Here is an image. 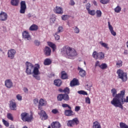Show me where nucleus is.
<instances>
[{
	"label": "nucleus",
	"instance_id": "obj_1",
	"mask_svg": "<svg viewBox=\"0 0 128 128\" xmlns=\"http://www.w3.org/2000/svg\"><path fill=\"white\" fill-rule=\"evenodd\" d=\"M26 74L30 76L32 74L33 78H34L37 80H40V64H36L34 66L32 64L27 62L26 63Z\"/></svg>",
	"mask_w": 128,
	"mask_h": 128
},
{
	"label": "nucleus",
	"instance_id": "obj_2",
	"mask_svg": "<svg viewBox=\"0 0 128 128\" xmlns=\"http://www.w3.org/2000/svg\"><path fill=\"white\" fill-rule=\"evenodd\" d=\"M125 92L124 90H122L120 91V93L116 94L115 98L111 101L112 104L116 108H120L121 110H124L122 104L124 102H128V96L126 97V98H124Z\"/></svg>",
	"mask_w": 128,
	"mask_h": 128
},
{
	"label": "nucleus",
	"instance_id": "obj_3",
	"mask_svg": "<svg viewBox=\"0 0 128 128\" xmlns=\"http://www.w3.org/2000/svg\"><path fill=\"white\" fill-rule=\"evenodd\" d=\"M60 52L63 56L66 54L70 58H74V56H78V53L76 51V50L68 46L63 47L61 49Z\"/></svg>",
	"mask_w": 128,
	"mask_h": 128
},
{
	"label": "nucleus",
	"instance_id": "obj_4",
	"mask_svg": "<svg viewBox=\"0 0 128 128\" xmlns=\"http://www.w3.org/2000/svg\"><path fill=\"white\" fill-rule=\"evenodd\" d=\"M21 120L24 122H30L34 119L32 115L26 112H22L20 114Z\"/></svg>",
	"mask_w": 128,
	"mask_h": 128
},
{
	"label": "nucleus",
	"instance_id": "obj_5",
	"mask_svg": "<svg viewBox=\"0 0 128 128\" xmlns=\"http://www.w3.org/2000/svg\"><path fill=\"white\" fill-rule=\"evenodd\" d=\"M116 74H118V78L122 80V82H126L128 80V75L124 70L119 69L117 70Z\"/></svg>",
	"mask_w": 128,
	"mask_h": 128
},
{
	"label": "nucleus",
	"instance_id": "obj_6",
	"mask_svg": "<svg viewBox=\"0 0 128 128\" xmlns=\"http://www.w3.org/2000/svg\"><path fill=\"white\" fill-rule=\"evenodd\" d=\"M92 56L96 60H102L104 58V54L102 53V52H98L96 51L93 52Z\"/></svg>",
	"mask_w": 128,
	"mask_h": 128
},
{
	"label": "nucleus",
	"instance_id": "obj_7",
	"mask_svg": "<svg viewBox=\"0 0 128 128\" xmlns=\"http://www.w3.org/2000/svg\"><path fill=\"white\" fill-rule=\"evenodd\" d=\"M57 100L58 102H62V100L66 102L70 100V96L67 94H59L57 96Z\"/></svg>",
	"mask_w": 128,
	"mask_h": 128
},
{
	"label": "nucleus",
	"instance_id": "obj_8",
	"mask_svg": "<svg viewBox=\"0 0 128 128\" xmlns=\"http://www.w3.org/2000/svg\"><path fill=\"white\" fill-rule=\"evenodd\" d=\"M80 124V121H78V118H74L72 120H68L67 122L68 126H70V128H72L76 124L78 126Z\"/></svg>",
	"mask_w": 128,
	"mask_h": 128
},
{
	"label": "nucleus",
	"instance_id": "obj_9",
	"mask_svg": "<svg viewBox=\"0 0 128 128\" xmlns=\"http://www.w3.org/2000/svg\"><path fill=\"white\" fill-rule=\"evenodd\" d=\"M38 108L40 112H38V114L40 116V118H44V120H48V114H46V112L44 110H42V108L40 106H38Z\"/></svg>",
	"mask_w": 128,
	"mask_h": 128
},
{
	"label": "nucleus",
	"instance_id": "obj_10",
	"mask_svg": "<svg viewBox=\"0 0 128 128\" xmlns=\"http://www.w3.org/2000/svg\"><path fill=\"white\" fill-rule=\"evenodd\" d=\"M26 10V4L25 1H22L20 2V14H24Z\"/></svg>",
	"mask_w": 128,
	"mask_h": 128
},
{
	"label": "nucleus",
	"instance_id": "obj_11",
	"mask_svg": "<svg viewBox=\"0 0 128 128\" xmlns=\"http://www.w3.org/2000/svg\"><path fill=\"white\" fill-rule=\"evenodd\" d=\"M16 51L15 50L11 49L8 50V58L12 60L14 58V54H16Z\"/></svg>",
	"mask_w": 128,
	"mask_h": 128
},
{
	"label": "nucleus",
	"instance_id": "obj_12",
	"mask_svg": "<svg viewBox=\"0 0 128 128\" xmlns=\"http://www.w3.org/2000/svg\"><path fill=\"white\" fill-rule=\"evenodd\" d=\"M22 38L27 40H32V36L30 35V33L28 31H24L22 32Z\"/></svg>",
	"mask_w": 128,
	"mask_h": 128
},
{
	"label": "nucleus",
	"instance_id": "obj_13",
	"mask_svg": "<svg viewBox=\"0 0 128 128\" xmlns=\"http://www.w3.org/2000/svg\"><path fill=\"white\" fill-rule=\"evenodd\" d=\"M5 86L8 88H10L14 86V84L12 80L8 79L5 80Z\"/></svg>",
	"mask_w": 128,
	"mask_h": 128
},
{
	"label": "nucleus",
	"instance_id": "obj_14",
	"mask_svg": "<svg viewBox=\"0 0 128 128\" xmlns=\"http://www.w3.org/2000/svg\"><path fill=\"white\" fill-rule=\"evenodd\" d=\"M6 20H8V14L4 12H1L0 13V20L4 22Z\"/></svg>",
	"mask_w": 128,
	"mask_h": 128
},
{
	"label": "nucleus",
	"instance_id": "obj_15",
	"mask_svg": "<svg viewBox=\"0 0 128 128\" xmlns=\"http://www.w3.org/2000/svg\"><path fill=\"white\" fill-rule=\"evenodd\" d=\"M52 54V50L48 46H46L44 49V54L46 56H50Z\"/></svg>",
	"mask_w": 128,
	"mask_h": 128
},
{
	"label": "nucleus",
	"instance_id": "obj_16",
	"mask_svg": "<svg viewBox=\"0 0 128 128\" xmlns=\"http://www.w3.org/2000/svg\"><path fill=\"white\" fill-rule=\"evenodd\" d=\"M79 84L78 80L76 78H74L70 82V86H71V88L76 86H78Z\"/></svg>",
	"mask_w": 128,
	"mask_h": 128
},
{
	"label": "nucleus",
	"instance_id": "obj_17",
	"mask_svg": "<svg viewBox=\"0 0 128 128\" xmlns=\"http://www.w3.org/2000/svg\"><path fill=\"white\" fill-rule=\"evenodd\" d=\"M54 12L56 14H64V10H62V7H59L56 6L54 9Z\"/></svg>",
	"mask_w": 128,
	"mask_h": 128
},
{
	"label": "nucleus",
	"instance_id": "obj_18",
	"mask_svg": "<svg viewBox=\"0 0 128 128\" xmlns=\"http://www.w3.org/2000/svg\"><path fill=\"white\" fill-rule=\"evenodd\" d=\"M108 28L111 32L112 34V36H116V32H114V28H112V25H110V22H108Z\"/></svg>",
	"mask_w": 128,
	"mask_h": 128
},
{
	"label": "nucleus",
	"instance_id": "obj_19",
	"mask_svg": "<svg viewBox=\"0 0 128 128\" xmlns=\"http://www.w3.org/2000/svg\"><path fill=\"white\" fill-rule=\"evenodd\" d=\"M52 128H60L62 127V125L58 122H54L51 124Z\"/></svg>",
	"mask_w": 128,
	"mask_h": 128
},
{
	"label": "nucleus",
	"instance_id": "obj_20",
	"mask_svg": "<svg viewBox=\"0 0 128 128\" xmlns=\"http://www.w3.org/2000/svg\"><path fill=\"white\" fill-rule=\"evenodd\" d=\"M64 114L66 116H72L74 114V113L72 110V109H70L64 110Z\"/></svg>",
	"mask_w": 128,
	"mask_h": 128
},
{
	"label": "nucleus",
	"instance_id": "obj_21",
	"mask_svg": "<svg viewBox=\"0 0 128 128\" xmlns=\"http://www.w3.org/2000/svg\"><path fill=\"white\" fill-rule=\"evenodd\" d=\"M78 70L79 71V74L82 78H84L86 76V70H84L82 68H80V66L78 67Z\"/></svg>",
	"mask_w": 128,
	"mask_h": 128
},
{
	"label": "nucleus",
	"instance_id": "obj_22",
	"mask_svg": "<svg viewBox=\"0 0 128 128\" xmlns=\"http://www.w3.org/2000/svg\"><path fill=\"white\" fill-rule=\"evenodd\" d=\"M10 108L12 110H16V103L12 101H10Z\"/></svg>",
	"mask_w": 128,
	"mask_h": 128
},
{
	"label": "nucleus",
	"instance_id": "obj_23",
	"mask_svg": "<svg viewBox=\"0 0 128 128\" xmlns=\"http://www.w3.org/2000/svg\"><path fill=\"white\" fill-rule=\"evenodd\" d=\"M92 128H102V126L98 122L96 121L93 122Z\"/></svg>",
	"mask_w": 128,
	"mask_h": 128
},
{
	"label": "nucleus",
	"instance_id": "obj_24",
	"mask_svg": "<svg viewBox=\"0 0 128 128\" xmlns=\"http://www.w3.org/2000/svg\"><path fill=\"white\" fill-rule=\"evenodd\" d=\"M52 60L47 58L44 60V66H50V64H52Z\"/></svg>",
	"mask_w": 128,
	"mask_h": 128
},
{
	"label": "nucleus",
	"instance_id": "obj_25",
	"mask_svg": "<svg viewBox=\"0 0 128 128\" xmlns=\"http://www.w3.org/2000/svg\"><path fill=\"white\" fill-rule=\"evenodd\" d=\"M48 46H50V48H52L53 52H54V50H56V46L55 44L52 42H48Z\"/></svg>",
	"mask_w": 128,
	"mask_h": 128
},
{
	"label": "nucleus",
	"instance_id": "obj_26",
	"mask_svg": "<svg viewBox=\"0 0 128 128\" xmlns=\"http://www.w3.org/2000/svg\"><path fill=\"white\" fill-rule=\"evenodd\" d=\"M38 26L35 24H33L30 26V28H29V30L32 32H34V30H38Z\"/></svg>",
	"mask_w": 128,
	"mask_h": 128
},
{
	"label": "nucleus",
	"instance_id": "obj_27",
	"mask_svg": "<svg viewBox=\"0 0 128 128\" xmlns=\"http://www.w3.org/2000/svg\"><path fill=\"white\" fill-rule=\"evenodd\" d=\"M54 84L56 86H62V80L60 79L54 80Z\"/></svg>",
	"mask_w": 128,
	"mask_h": 128
},
{
	"label": "nucleus",
	"instance_id": "obj_28",
	"mask_svg": "<svg viewBox=\"0 0 128 128\" xmlns=\"http://www.w3.org/2000/svg\"><path fill=\"white\" fill-rule=\"evenodd\" d=\"M61 78L62 80H66L68 78V74L64 71H62L61 72Z\"/></svg>",
	"mask_w": 128,
	"mask_h": 128
},
{
	"label": "nucleus",
	"instance_id": "obj_29",
	"mask_svg": "<svg viewBox=\"0 0 128 128\" xmlns=\"http://www.w3.org/2000/svg\"><path fill=\"white\" fill-rule=\"evenodd\" d=\"M20 2V0H11V4L12 6H18V3Z\"/></svg>",
	"mask_w": 128,
	"mask_h": 128
},
{
	"label": "nucleus",
	"instance_id": "obj_30",
	"mask_svg": "<svg viewBox=\"0 0 128 128\" xmlns=\"http://www.w3.org/2000/svg\"><path fill=\"white\" fill-rule=\"evenodd\" d=\"M46 101L44 100L42 98L40 99L38 106H46Z\"/></svg>",
	"mask_w": 128,
	"mask_h": 128
},
{
	"label": "nucleus",
	"instance_id": "obj_31",
	"mask_svg": "<svg viewBox=\"0 0 128 128\" xmlns=\"http://www.w3.org/2000/svg\"><path fill=\"white\" fill-rule=\"evenodd\" d=\"M78 94H83V96H88V92L84 90H78Z\"/></svg>",
	"mask_w": 128,
	"mask_h": 128
},
{
	"label": "nucleus",
	"instance_id": "obj_32",
	"mask_svg": "<svg viewBox=\"0 0 128 128\" xmlns=\"http://www.w3.org/2000/svg\"><path fill=\"white\" fill-rule=\"evenodd\" d=\"M116 66H117V68H122V60H118L116 62Z\"/></svg>",
	"mask_w": 128,
	"mask_h": 128
},
{
	"label": "nucleus",
	"instance_id": "obj_33",
	"mask_svg": "<svg viewBox=\"0 0 128 128\" xmlns=\"http://www.w3.org/2000/svg\"><path fill=\"white\" fill-rule=\"evenodd\" d=\"M120 128H128V126L122 122L120 123Z\"/></svg>",
	"mask_w": 128,
	"mask_h": 128
},
{
	"label": "nucleus",
	"instance_id": "obj_34",
	"mask_svg": "<svg viewBox=\"0 0 128 128\" xmlns=\"http://www.w3.org/2000/svg\"><path fill=\"white\" fill-rule=\"evenodd\" d=\"M7 118L10 120H14V117L12 116V114L10 113H8L7 114Z\"/></svg>",
	"mask_w": 128,
	"mask_h": 128
},
{
	"label": "nucleus",
	"instance_id": "obj_35",
	"mask_svg": "<svg viewBox=\"0 0 128 128\" xmlns=\"http://www.w3.org/2000/svg\"><path fill=\"white\" fill-rule=\"evenodd\" d=\"M114 10L115 12H117V14H118L122 10V8L120 7V6H117L114 9Z\"/></svg>",
	"mask_w": 128,
	"mask_h": 128
},
{
	"label": "nucleus",
	"instance_id": "obj_36",
	"mask_svg": "<svg viewBox=\"0 0 128 128\" xmlns=\"http://www.w3.org/2000/svg\"><path fill=\"white\" fill-rule=\"evenodd\" d=\"M100 68H102V70H106V68H108V65L106 64H102L100 66Z\"/></svg>",
	"mask_w": 128,
	"mask_h": 128
},
{
	"label": "nucleus",
	"instance_id": "obj_37",
	"mask_svg": "<svg viewBox=\"0 0 128 128\" xmlns=\"http://www.w3.org/2000/svg\"><path fill=\"white\" fill-rule=\"evenodd\" d=\"M34 44L36 46H40V42L38 40H34Z\"/></svg>",
	"mask_w": 128,
	"mask_h": 128
},
{
	"label": "nucleus",
	"instance_id": "obj_38",
	"mask_svg": "<svg viewBox=\"0 0 128 128\" xmlns=\"http://www.w3.org/2000/svg\"><path fill=\"white\" fill-rule=\"evenodd\" d=\"M88 14H90V16H94L96 14V11L94 10H88Z\"/></svg>",
	"mask_w": 128,
	"mask_h": 128
},
{
	"label": "nucleus",
	"instance_id": "obj_39",
	"mask_svg": "<svg viewBox=\"0 0 128 128\" xmlns=\"http://www.w3.org/2000/svg\"><path fill=\"white\" fill-rule=\"evenodd\" d=\"M62 18L63 20H66L70 18V16L68 15H63L62 16Z\"/></svg>",
	"mask_w": 128,
	"mask_h": 128
},
{
	"label": "nucleus",
	"instance_id": "obj_40",
	"mask_svg": "<svg viewBox=\"0 0 128 128\" xmlns=\"http://www.w3.org/2000/svg\"><path fill=\"white\" fill-rule=\"evenodd\" d=\"M100 2L102 4H106L110 2V0H100Z\"/></svg>",
	"mask_w": 128,
	"mask_h": 128
},
{
	"label": "nucleus",
	"instance_id": "obj_41",
	"mask_svg": "<svg viewBox=\"0 0 128 128\" xmlns=\"http://www.w3.org/2000/svg\"><path fill=\"white\" fill-rule=\"evenodd\" d=\"M100 44H101L102 46H104V48H108V44L104 43L102 42H100Z\"/></svg>",
	"mask_w": 128,
	"mask_h": 128
},
{
	"label": "nucleus",
	"instance_id": "obj_42",
	"mask_svg": "<svg viewBox=\"0 0 128 128\" xmlns=\"http://www.w3.org/2000/svg\"><path fill=\"white\" fill-rule=\"evenodd\" d=\"M96 13L97 18H100L102 16V11L97 10Z\"/></svg>",
	"mask_w": 128,
	"mask_h": 128
},
{
	"label": "nucleus",
	"instance_id": "obj_43",
	"mask_svg": "<svg viewBox=\"0 0 128 128\" xmlns=\"http://www.w3.org/2000/svg\"><path fill=\"white\" fill-rule=\"evenodd\" d=\"M2 122L4 124V126H10V123H8V121L4 119H2Z\"/></svg>",
	"mask_w": 128,
	"mask_h": 128
},
{
	"label": "nucleus",
	"instance_id": "obj_44",
	"mask_svg": "<svg viewBox=\"0 0 128 128\" xmlns=\"http://www.w3.org/2000/svg\"><path fill=\"white\" fill-rule=\"evenodd\" d=\"M111 92H112V96L116 97V88H112L111 90Z\"/></svg>",
	"mask_w": 128,
	"mask_h": 128
},
{
	"label": "nucleus",
	"instance_id": "obj_45",
	"mask_svg": "<svg viewBox=\"0 0 128 128\" xmlns=\"http://www.w3.org/2000/svg\"><path fill=\"white\" fill-rule=\"evenodd\" d=\"M52 114H60V112H58V109H53L52 110Z\"/></svg>",
	"mask_w": 128,
	"mask_h": 128
},
{
	"label": "nucleus",
	"instance_id": "obj_46",
	"mask_svg": "<svg viewBox=\"0 0 128 128\" xmlns=\"http://www.w3.org/2000/svg\"><path fill=\"white\" fill-rule=\"evenodd\" d=\"M62 108H68L69 110H72V107L70 106L69 104H62Z\"/></svg>",
	"mask_w": 128,
	"mask_h": 128
},
{
	"label": "nucleus",
	"instance_id": "obj_47",
	"mask_svg": "<svg viewBox=\"0 0 128 128\" xmlns=\"http://www.w3.org/2000/svg\"><path fill=\"white\" fill-rule=\"evenodd\" d=\"M58 33H57V32H56L55 34H54V36L56 40H60V35H58Z\"/></svg>",
	"mask_w": 128,
	"mask_h": 128
},
{
	"label": "nucleus",
	"instance_id": "obj_48",
	"mask_svg": "<svg viewBox=\"0 0 128 128\" xmlns=\"http://www.w3.org/2000/svg\"><path fill=\"white\" fill-rule=\"evenodd\" d=\"M74 28H75L74 30V32H75V34H79L80 28H78V26H75Z\"/></svg>",
	"mask_w": 128,
	"mask_h": 128
},
{
	"label": "nucleus",
	"instance_id": "obj_49",
	"mask_svg": "<svg viewBox=\"0 0 128 128\" xmlns=\"http://www.w3.org/2000/svg\"><path fill=\"white\" fill-rule=\"evenodd\" d=\"M62 26H59L58 28V32H56L57 34H60V32H62Z\"/></svg>",
	"mask_w": 128,
	"mask_h": 128
},
{
	"label": "nucleus",
	"instance_id": "obj_50",
	"mask_svg": "<svg viewBox=\"0 0 128 128\" xmlns=\"http://www.w3.org/2000/svg\"><path fill=\"white\" fill-rule=\"evenodd\" d=\"M64 94H70V88L66 87L64 88Z\"/></svg>",
	"mask_w": 128,
	"mask_h": 128
},
{
	"label": "nucleus",
	"instance_id": "obj_51",
	"mask_svg": "<svg viewBox=\"0 0 128 128\" xmlns=\"http://www.w3.org/2000/svg\"><path fill=\"white\" fill-rule=\"evenodd\" d=\"M54 22H56V17H52L50 18V24H54Z\"/></svg>",
	"mask_w": 128,
	"mask_h": 128
},
{
	"label": "nucleus",
	"instance_id": "obj_52",
	"mask_svg": "<svg viewBox=\"0 0 128 128\" xmlns=\"http://www.w3.org/2000/svg\"><path fill=\"white\" fill-rule=\"evenodd\" d=\"M86 104H90V98L88 97H87L86 98Z\"/></svg>",
	"mask_w": 128,
	"mask_h": 128
},
{
	"label": "nucleus",
	"instance_id": "obj_53",
	"mask_svg": "<svg viewBox=\"0 0 128 128\" xmlns=\"http://www.w3.org/2000/svg\"><path fill=\"white\" fill-rule=\"evenodd\" d=\"M90 6H91L90 4L88 3V4H86V8L88 11L90 10Z\"/></svg>",
	"mask_w": 128,
	"mask_h": 128
},
{
	"label": "nucleus",
	"instance_id": "obj_54",
	"mask_svg": "<svg viewBox=\"0 0 128 128\" xmlns=\"http://www.w3.org/2000/svg\"><path fill=\"white\" fill-rule=\"evenodd\" d=\"M80 110V106H76L74 108L75 112H78Z\"/></svg>",
	"mask_w": 128,
	"mask_h": 128
},
{
	"label": "nucleus",
	"instance_id": "obj_55",
	"mask_svg": "<svg viewBox=\"0 0 128 128\" xmlns=\"http://www.w3.org/2000/svg\"><path fill=\"white\" fill-rule=\"evenodd\" d=\"M69 4L70 6H74V4H76V2H74V0H70Z\"/></svg>",
	"mask_w": 128,
	"mask_h": 128
},
{
	"label": "nucleus",
	"instance_id": "obj_56",
	"mask_svg": "<svg viewBox=\"0 0 128 128\" xmlns=\"http://www.w3.org/2000/svg\"><path fill=\"white\" fill-rule=\"evenodd\" d=\"M16 98L18 100H22V96L20 94H18L16 96Z\"/></svg>",
	"mask_w": 128,
	"mask_h": 128
},
{
	"label": "nucleus",
	"instance_id": "obj_57",
	"mask_svg": "<svg viewBox=\"0 0 128 128\" xmlns=\"http://www.w3.org/2000/svg\"><path fill=\"white\" fill-rule=\"evenodd\" d=\"M100 66V63L99 61H96L95 64V66Z\"/></svg>",
	"mask_w": 128,
	"mask_h": 128
},
{
	"label": "nucleus",
	"instance_id": "obj_58",
	"mask_svg": "<svg viewBox=\"0 0 128 128\" xmlns=\"http://www.w3.org/2000/svg\"><path fill=\"white\" fill-rule=\"evenodd\" d=\"M34 104H36L38 103V98L34 99Z\"/></svg>",
	"mask_w": 128,
	"mask_h": 128
},
{
	"label": "nucleus",
	"instance_id": "obj_59",
	"mask_svg": "<svg viewBox=\"0 0 128 128\" xmlns=\"http://www.w3.org/2000/svg\"><path fill=\"white\" fill-rule=\"evenodd\" d=\"M86 88H88V90H90V88H92V86H88V84H86Z\"/></svg>",
	"mask_w": 128,
	"mask_h": 128
},
{
	"label": "nucleus",
	"instance_id": "obj_60",
	"mask_svg": "<svg viewBox=\"0 0 128 128\" xmlns=\"http://www.w3.org/2000/svg\"><path fill=\"white\" fill-rule=\"evenodd\" d=\"M24 92H28V90L26 88H24Z\"/></svg>",
	"mask_w": 128,
	"mask_h": 128
},
{
	"label": "nucleus",
	"instance_id": "obj_61",
	"mask_svg": "<svg viewBox=\"0 0 128 128\" xmlns=\"http://www.w3.org/2000/svg\"><path fill=\"white\" fill-rule=\"evenodd\" d=\"M27 16L28 18H32V14H30V13H29L28 15Z\"/></svg>",
	"mask_w": 128,
	"mask_h": 128
},
{
	"label": "nucleus",
	"instance_id": "obj_62",
	"mask_svg": "<svg viewBox=\"0 0 128 128\" xmlns=\"http://www.w3.org/2000/svg\"><path fill=\"white\" fill-rule=\"evenodd\" d=\"M59 92H64V89L62 90V88L59 89Z\"/></svg>",
	"mask_w": 128,
	"mask_h": 128
},
{
	"label": "nucleus",
	"instance_id": "obj_63",
	"mask_svg": "<svg viewBox=\"0 0 128 128\" xmlns=\"http://www.w3.org/2000/svg\"><path fill=\"white\" fill-rule=\"evenodd\" d=\"M93 4L94 6H98V4L96 3V1H93Z\"/></svg>",
	"mask_w": 128,
	"mask_h": 128
},
{
	"label": "nucleus",
	"instance_id": "obj_64",
	"mask_svg": "<svg viewBox=\"0 0 128 128\" xmlns=\"http://www.w3.org/2000/svg\"><path fill=\"white\" fill-rule=\"evenodd\" d=\"M124 54H128V51L127 50H125L124 52Z\"/></svg>",
	"mask_w": 128,
	"mask_h": 128
}]
</instances>
